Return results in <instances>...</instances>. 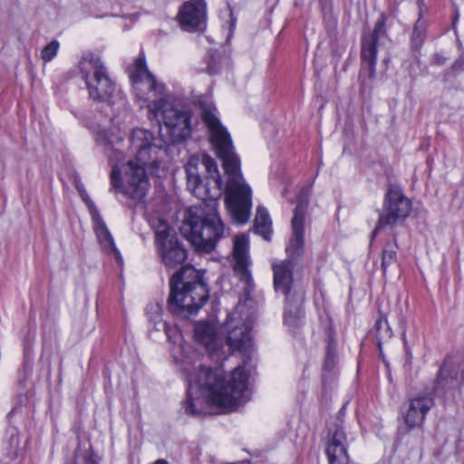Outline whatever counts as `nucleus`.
I'll use <instances>...</instances> for the list:
<instances>
[{
    "label": "nucleus",
    "mask_w": 464,
    "mask_h": 464,
    "mask_svg": "<svg viewBox=\"0 0 464 464\" xmlns=\"http://www.w3.org/2000/svg\"><path fill=\"white\" fill-rule=\"evenodd\" d=\"M188 188L201 199L190 208L181 226V233L198 251L211 252L224 237L225 227L218 211L223 182L217 162L208 155L190 157L185 165Z\"/></svg>",
    "instance_id": "obj_1"
},
{
    "label": "nucleus",
    "mask_w": 464,
    "mask_h": 464,
    "mask_svg": "<svg viewBox=\"0 0 464 464\" xmlns=\"http://www.w3.org/2000/svg\"><path fill=\"white\" fill-rule=\"evenodd\" d=\"M136 98L147 107L149 111L163 124L160 133L165 138L166 144L179 143L187 140L192 132L191 113L188 111L174 107L166 99L165 85L157 82L149 71L144 55H140L130 70Z\"/></svg>",
    "instance_id": "obj_2"
},
{
    "label": "nucleus",
    "mask_w": 464,
    "mask_h": 464,
    "mask_svg": "<svg viewBox=\"0 0 464 464\" xmlns=\"http://www.w3.org/2000/svg\"><path fill=\"white\" fill-rule=\"evenodd\" d=\"M187 372L188 391L184 402L185 412L197 416L200 411L196 408L199 401L194 394L205 396L208 401L226 411H233L240 404L246 402L249 397L247 387L248 374L244 366H237L225 377L222 368H207L199 364L194 372Z\"/></svg>",
    "instance_id": "obj_3"
},
{
    "label": "nucleus",
    "mask_w": 464,
    "mask_h": 464,
    "mask_svg": "<svg viewBox=\"0 0 464 464\" xmlns=\"http://www.w3.org/2000/svg\"><path fill=\"white\" fill-rule=\"evenodd\" d=\"M212 104H201V119L210 132V140L217 155L229 176L226 187L225 202L234 222L246 224L252 208V190L240 172V160L234 151L232 140L216 114Z\"/></svg>",
    "instance_id": "obj_4"
},
{
    "label": "nucleus",
    "mask_w": 464,
    "mask_h": 464,
    "mask_svg": "<svg viewBox=\"0 0 464 464\" xmlns=\"http://www.w3.org/2000/svg\"><path fill=\"white\" fill-rule=\"evenodd\" d=\"M130 147L136 153L137 163L130 160L122 166L118 164L112 167L111 172V188L119 190L127 197L141 200L147 194L150 184L145 168L148 166L159 167V152L164 148L155 143L153 134L144 129H135L130 136Z\"/></svg>",
    "instance_id": "obj_5"
},
{
    "label": "nucleus",
    "mask_w": 464,
    "mask_h": 464,
    "mask_svg": "<svg viewBox=\"0 0 464 464\" xmlns=\"http://www.w3.org/2000/svg\"><path fill=\"white\" fill-rule=\"evenodd\" d=\"M203 273L193 266H185L169 279V310L180 317L197 314L209 297Z\"/></svg>",
    "instance_id": "obj_6"
},
{
    "label": "nucleus",
    "mask_w": 464,
    "mask_h": 464,
    "mask_svg": "<svg viewBox=\"0 0 464 464\" xmlns=\"http://www.w3.org/2000/svg\"><path fill=\"white\" fill-rule=\"evenodd\" d=\"M82 77L86 83L89 96L93 101L107 102L113 106L118 102V107H124L125 98L120 92H117L115 83L108 75L101 57L89 53L80 62Z\"/></svg>",
    "instance_id": "obj_7"
},
{
    "label": "nucleus",
    "mask_w": 464,
    "mask_h": 464,
    "mask_svg": "<svg viewBox=\"0 0 464 464\" xmlns=\"http://www.w3.org/2000/svg\"><path fill=\"white\" fill-rule=\"evenodd\" d=\"M155 245L159 256L169 270L182 265L187 257V250L179 240L177 233L165 220L159 218L153 224Z\"/></svg>",
    "instance_id": "obj_8"
},
{
    "label": "nucleus",
    "mask_w": 464,
    "mask_h": 464,
    "mask_svg": "<svg viewBox=\"0 0 464 464\" xmlns=\"http://www.w3.org/2000/svg\"><path fill=\"white\" fill-rule=\"evenodd\" d=\"M412 208L411 201L404 195L401 188L390 186L384 196L382 209L372 232V240L380 230L386 227H393L402 224L410 216Z\"/></svg>",
    "instance_id": "obj_9"
},
{
    "label": "nucleus",
    "mask_w": 464,
    "mask_h": 464,
    "mask_svg": "<svg viewBox=\"0 0 464 464\" xmlns=\"http://www.w3.org/2000/svg\"><path fill=\"white\" fill-rule=\"evenodd\" d=\"M311 188L304 187L297 197L296 206L291 220L292 237L286 246L287 259L295 262V258L301 256L304 250V230Z\"/></svg>",
    "instance_id": "obj_10"
},
{
    "label": "nucleus",
    "mask_w": 464,
    "mask_h": 464,
    "mask_svg": "<svg viewBox=\"0 0 464 464\" xmlns=\"http://www.w3.org/2000/svg\"><path fill=\"white\" fill-rule=\"evenodd\" d=\"M387 15L384 13H381L371 34L363 35L362 38L361 59L362 66L368 71L370 78L375 76L378 53L377 44L379 39L387 34Z\"/></svg>",
    "instance_id": "obj_11"
},
{
    "label": "nucleus",
    "mask_w": 464,
    "mask_h": 464,
    "mask_svg": "<svg viewBox=\"0 0 464 464\" xmlns=\"http://www.w3.org/2000/svg\"><path fill=\"white\" fill-rule=\"evenodd\" d=\"M225 328L229 347L249 358L253 348L251 327L246 323L228 315L225 323Z\"/></svg>",
    "instance_id": "obj_12"
},
{
    "label": "nucleus",
    "mask_w": 464,
    "mask_h": 464,
    "mask_svg": "<svg viewBox=\"0 0 464 464\" xmlns=\"http://www.w3.org/2000/svg\"><path fill=\"white\" fill-rule=\"evenodd\" d=\"M178 19L184 30H200L207 21L206 3L203 0L186 1L179 11Z\"/></svg>",
    "instance_id": "obj_13"
},
{
    "label": "nucleus",
    "mask_w": 464,
    "mask_h": 464,
    "mask_svg": "<svg viewBox=\"0 0 464 464\" xmlns=\"http://www.w3.org/2000/svg\"><path fill=\"white\" fill-rule=\"evenodd\" d=\"M232 265L235 274L241 281L248 284L252 279L249 270L251 259L249 256L248 237L245 234H239L234 237Z\"/></svg>",
    "instance_id": "obj_14"
},
{
    "label": "nucleus",
    "mask_w": 464,
    "mask_h": 464,
    "mask_svg": "<svg viewBox=\"0 0 464 464\" xmlns=\"http://www.w3.org/2000/svg\"><path fill=\"white\" fill-rule=\"evenodd\" d=\"M347 438L342 423H336L329 430V441L326 447V455L329 464H349L347 453Z\"/></svg>",
    "instance_id": "obj_15"
},
{
    "label": "nucleus",
    "mask_w": 464,
    "mask_h": 464,
    "mask_svg": "<svg viewBox=\"0 0 464 464\" xmlns=\"http://www.w3.org/2000/svg\"><path fill=\"white\" fill-rule=\"evenodd\" d=\"M434 405L430 395H418L409 401L406 411L402 413L404 423L410 429L421 427L426 415Z\"/></svg>",
    "instance_id": "obj_16"
},
{
    "label": "nucleus",
    "mask_w": 464,
    "mask_h": 464,
    "mask_svg": "<svg viewBox=\"0 0 464 464\" xmlns=\"http://www.w3.org/2000/svg\"><path fill=\"white\" fill-rule=\"evenodd\" d=\"M92 132L96 142L104 148L111 161L113 160L112 153L115 154V160L117 161L123 159L122 152L119 148H116V146L120 145L123 140L118 128H111L107 125L99 124L97 127L93 128Z\"/></svg>",
    "instance_id": "obj_17"
},
{
    "label": "nucleus",
    "mask_w": 464,
    "mask_h": 464,
    "mask_svg": "<svg viewBox=\"0 0 464 464\" xmlns=\"http://www.w3.org/2000/svg\"><path fill=\"white\" fill-rule=\"evenodd\" d=\"M87 205L93 222V229L102 248L108 254L113 255L117 261H121V253L116 247L113 237L96 207L92 201L87 202Z\"/></svg>",
    "instance_id": "obj_18"
},
{
    "label": "nucleus",
    "mask_w": 464,
    "mask_h": 464,
    "mask_svg": "<svg viewBox=\"0 0 464 464\" xmlns=\"http://www.w3.org/2000/svg\"><path fill=\"white\" fill-rule=\"evenodd\" d=\"M295 266V262L292 259H285L278 264H274L273 276H274V287L276 292H280L285 296V301L289 302L295 294L291 293L293 285V270Z\"/></svg>",
    "instance_id": "obj_19"
},
{
    "label": "nucleus",
    "mask_w": 464,
    "mask_h": 464,
    "mask_svg": "<svg viewBox=\"0 0 464 464\" xmlns=\"http://www.w3.org/2000/svg\"><path fill=\"white\" fill-rule=\"evenodd\" d=\"M285 302L286 305L284 321L291 330L295 331L302 324V319L304 317V311L302 308L304 293L299 292L298 294H295L292 298H289V302Z\"/></svg>",
    "instance_id": "obj_20"
},
{
    "label": "nucleus",
    "mask_w": 464,
    "mask_h": 464,
    "mask_svg": "<svg viewBox=\"0 0 464 464\" xmlns=\"http://www.w3.org/2000/svg\"><path fill=\"white\" fill-rule=\"evenodd\" d=\"M195 340L203 344L209 352H215L219 348V341L216 327L207 322H199L194 328Z\"/></svg>",
    "instance_id": "obj_21"
},
{
    "label": "nucleus",
    "mask_w": 464,
    "mask_h": 464,
    "mask_svg": "<svg viewBox=\"0 0 464 464\" xmlns=\"http://www.w3.org/2000/svg\"><path fill=\"white\" fill-rule=\"evenodd\" d=\"M457 375V372L453 371L447 362H443L439 370L434 390L447 392L455 388L458 382Z\"/></svg>",
    "instance_id": "obj_22"
},
{
    "label": "nucleus",
    "mask_w": 464,
    "mask_h": 464,
    "mask_svg": "<svg viewBox=\"0 0 464 464\" xmlns=\"http://www.w3.org/2000/svg\"><path fill=\"white\" fill-rule=\"evenodd\" d=\"M255 230L257 234L261 235L264 239L270 240L272 222L267 209L264 207H258L256 208Z\"/></svg>",
    "instance_id": "obj_23"
},
{
    "label": "nucleus",
    "mask_w": 464,
    "mask_h": 464,
    "mask_svg": "<svg viewBox=\"0 0 464 464\" xmlns=\"http://www.w3.org/2000/svg\"><path fill=\"white\" fill-rule=\"evenodd\" d=\"M428 23L423 18L419 17L415 22L411 37L410 46L413 52H419L422 47L427 33Z\"/></svg>",
    "instance_id": "obj_24"
},
{
    "label": "nucleus",
    "mask_w": 464,
    "mask_h": 464,
    "mask_svg": "<svg viewBox=\"0 0 464 464\" xmlns=\"http://www.w3.org/2000/svg\"><path fill=\"white\" fill-rule=\"evenodd\" d=\"M372 331L377 341L380 353H382V343L390 340L392 336V331L390 328L386 317L381 315L376 319Z\"/></svg>",
    "instance_id": "obj_25"
},
{
    "label": "nucleus",
    "mask_w": 464,
    "mask_h": 464,
    "mask_svg": "<svg viewBox=\"0 0 464 464\" xmlns=\"http://www.w3.org/2000/svg\"><path fill=\"white\" fill-rule=\"evenodd\" d=\"M397 246H392L391 244H386L384 248L382 249V274L385 275L388 268L391 266H393L397 263Z\"/></svg>",
    "instance_id": "obj_26"
},
{
    "label": "nucleus",
    "mask_w": 464,
    "mask_h": 464,
    "mask_svg": "<svg viewBox=\"0 0 464 464\" xmlns=\"http://www.w3.org/2000/svg\"><path fill=\"white\" fill-rule=\"evenodd\" d=\"M337 363V351L336 343L333 338H328V344L326 348V354L324 363V370L326 372H332L335 368Z\"/></svg>",
    "instance_id": "obj_27"
},
{
    "label": "nucleus",
    "mask_w": 464,
    "mask_h": 464,
    "mask_svg": "<svg viewBox=\"0 0 464 464\" xmlns=\"http://www.w3.org/2000/svg\"><path fill=\"white\" fill-rule=\"evenodd\" d=\"M464 71V55L459 56L454 63L445 70L443 77L445 81L456 77Z\"/></svg>",
    "instance_id": "obj_28"
},
{
    "label": "nucleus",
    "mask_w": 464,
    "mask_h": 464,
    "mask_svg": "<svg viewBox=\"0 0 464 464\" xmlns=\"http://www.w3.org/2000/svg\"><path fill=\"white\" fill-rule=\"evenodd\" d=\"M60 44L57 40H53L47 44L41 52V58L44 63L52 61L57 54Z\"/></svg>",
    "instance_id": "obj_29"
},
{
    "label": "nucleus",
    "mask_w": 464,
    "mask_h": 464,
    "mask_svg": "<svg viewBox=\"0 0 464 464\" xmlns=\"http://www.w3.org/2000/svg\"><path fill=\"white\" fill-rule=\"evenodd\" d=\"M162 304L160 302L152 303L147 305L146 314L150 321L158 322L160 319Z\"/></svg>",
    "instance_id": "obj_30"
},
{
    "label": "nucleus",
    "mask_w": 464,
    "mask_h": 464,
    "mask_svg": "<svg viewBox=\"0 0 464 464\" xmlns=\"http://www.w3.org/2000/svg\"><path fill=\"white\" fill-rule=\"evenodd\" d=\"M27 376V363L26 361L24 360L22 368L17 372V385L20 392L26 390Z\"/></svg>",
    "instance_id": "obj_31"
},
{
    "label": "nucleus",
    "mask_w": 464,
    "mask_h": 464,
    "mask_svg": "<svg viewBox=\"0 0 464 464\" xmlns=\"http://www.w3.org/2000/svg\"><path fill=\"white\" fill-rule=\"evenodd\" d=\"M448 58L444 56L442 53H436L432 57V63L436 65H443L446 63Z\"/></svg>",
    "instance_id": "obj_32"
},
{
    "label": "nucleus",
    "mask_w": 464,
    "mask_h": 464,
    "mask_svg": "<svg viewBox=\"0 0 464 464\" xmlns=\"http://www.w3.org/2000/svg\"><path fill=\"white\" fill-rule=\"evenodd\" d=\"M85 461H86V464H99V459L93 452L90 453L87 456Z\"/></svg>",
    "instance_id": "obj_33"
},
{
    "label": "nucleus",
    "mask_w": 464,
    "mask_h": 464,
    "mask_svg": "<svg viewBox=\"0 0 464 464\" xmlns=\"http://www.w3.org/2000/svg\"><path fill=\"white\" fill-rule=\"evenodd\" d=\"M417 5L419 6V17L422 18L423 15V7L425 5L424 0H417Z\"/></svg>",
    "instance_id": "obj_34"
},
{
    "label": "nucleus",
    "mask_w": 464,
    "mask_h": 464,
    "mask_svg": "<svg viewBox=\"0 0 464 464\" xmlns=\"http://www.w3.org/2000/svg\"><path fill=\"white\" fill-rule=\"evenodd\" d=\"M163 330L165 331L169 339H170V331L171 329L169 327V324L166 322L162 323Z\"/></svg>",
    "instance_id": "obj_35"
},
{
    "label": "nucleus",
    "mask_w": 464,
    "mask_h": 464,
    "mask_svg": "<svg viewBox=\"0 0 464 464\" xmlns=\"http://www.w3.org/2000/svg\"><path fill=\"white\" fill-rule=\"evenodd\" d=\"M153 464H169V462L164 459H157Z\"/></svg>",
    "instance_id": "obj_36"
},
{
    "label": "nucleus",
    "mask_w": 464,
    "mask_h": 464,
    "mask_svg": "<svg viewBox=\"0 0 464 464\" xmlns=\"http://www.w3.org/2000/svg\"><path fill=\"white\" fill-rule=\"evenodd\" d=\"M20 396H21V397H22V396H24V400H25V401H27V400H28V396H27V394H26V393H24V394H20Z\"/></svg>",
    "instance_id": "obj_37"
},
{
    "label": "nucleus",
    "mask_w": 464,
    "mask_h": 464,
    "mask_svg": "<svg viewBox=\"0 0 464 464\" xmlns=\"http://www.w3.org/2000/svg\"><path fill=\"white\" fill-rule=\"evenodd\" d=\"M320 2L321 5H323L324 2H326L327 0H318Z\"/></svg>",
    "instance_id": "obj_38"
},
{
    "label": "nucleus",
    "mask_w": 464,
    "mask_h": 464,
    "mask_svg": "<svg viewBox=\"0 0 464 464\" xmlns=\"http://www.w3.org/2000/svg\"><path fill=\"white\" fill-rule=\"evenodd\" d=\"M287 189L285 188L284 191H283V195H285L286 193Z\"/></svg>",
    "instance_id": "obj_39"
}]
</instances>
